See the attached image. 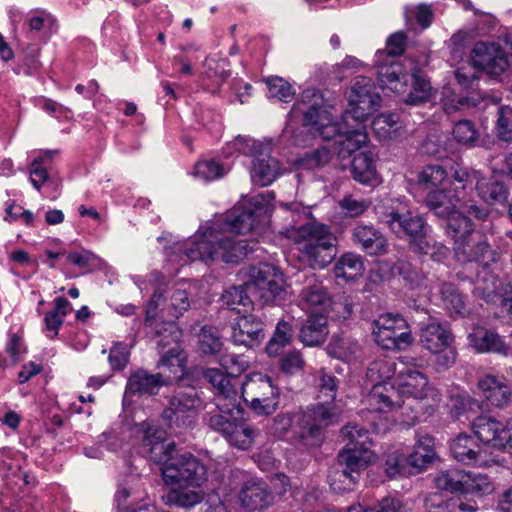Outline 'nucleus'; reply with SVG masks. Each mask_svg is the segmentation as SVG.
Instances as JSON below:
<instances>
[{"label": "nucleus", "mask_w": 512, "mask_h": 512, "mask_svg": "<svg viewBox=\"0 0 512 512\" xmlns=\"http://www.w3.org/2000/svg\"><path fill=\"white\" fill-rule=\"evenodd\" d=\"M472 345L479 352H494L502 355H508L509 347L494 331L477 329L470 334Z\"/></svg>", "instance_id": "a19ab883"}, {"label": "nucleus", "mask_w": 512, "mask_h": 512, "mask_svg": "<svg viewBox=\"0 0 512 512\" xmlns=\"http://www.w3.org/2000/svg\"><path fill=\"white\" fill-rule=\"evenodd\" d=\"M370 205L369 199L358 198L354 195H345L339 202L340 208L349 217H358L364 214Z\"/></svg>", "instance_id": "69168bd1"}, {"label": "nucleus", "mask_w": 512, "mask_h": 512, "mask_svg": "<svg viewBox=\"0 0 512 512\" xmlns=\"http://www.w3.org/2000/svg\"><path fill=\"white\" fill-rule=\"evenodd\" d=\"M264 338V322L257 315L240 314L232 324L231 339L235 345L253 349L258 347Z\"/></svg>", "instance_id": "f3484780"}, {"label": "nucleus", "mask_w": 512, "mask_h": 512, "mask_svg": "<svg viewBox=\"0 0 512 512\" xmlns=\"http://www.w3.org/2000/svg\"><path fill=\"white\" fill-rule=\"evenodd\" d=\"M512 50V42H511ZM471 65L491 76H499L512 66V55L499 44L477 42L471 51Z\"/></svg>", "instance_id": "2eb2a0df"}, {"label": "nucleus", "mask_w": 512, "mask_h": 512, "mask_svg": "<svg viewBox=\"0 0 512 512\" xmlns=\"http://www.w3.org/2000/svg\"><path fill=\"white\" fill-rule=\"evenodd\" d=\"M253 295L246 290L245 282L239 286H233L222 294L223 306L237 314L249 313L253 309Z\"/></svg>", "instance_id": "ea45409f"}, {"label": "nucleus", "mask_w": 512, "mask_h": 512, "mask_svg": "<svg viewBox=\"0 0 512 512\" xmlns=\"http://www.w3.org/2000/svg\"><path fill=\"white\" fill-rule=\"evenodd\" d=\"M175 444L169 443L150 447V458L162 465V476L166 484L174 486L166 495L170 505L188 508L192 506L191 454L174 456Z\"/></svg>", "instance_id": "7ed1b4c3"}, {"label": "nucleus", "mask_w": 512, "mask_h": 512, "mask_svg": "<svg viewBox=\"0 0 512 512\" xmlns=\"http://www.w3.org/2000/svg\"><path fill=\"white\" fill-rule=\"evenodd\" d=\"M361 124L355 123L346 133L339 135L333 142L334 152L338 159L350 158L367 142V135L361 131Z\"/></svg>", "instance_id": "2f4dec72"}, {"label": "nucleus", "mask_w": 512, "mask_h": 512, "mask_svg": "<svg viewBox=\"0 0 512 512\" xmlns=\"http://www.w3.org/2000/svg\"><path fill=\"white\" fill-rule=\"evenodd\" d=\"M331 159L330 149L326 146H321L312 151L305 152L297 159L296 163L300 169L317 170L327 166Z\"/></svg>", "instance_id": "09e8293b"}, {"label": "nucleus", "mask_w": 512, "mask_h": 512, "mask_svg": "<svg viewBox=\"0 0 512 512\" xmlns=\"http://www.w3.org/2000/svg\"><path fill=\"white\" fill-rule=\"evenodd\" d=\"M284 171L285 168L278 159L261 154L253 162L251 178L257 185L268 186Z\"/></svg>", "instance_id": "c85d7f7f"}, {"label": "nucleus", "mask_w": 512, "mask_h": 512, "mask_svg": "<svg viewBox=\"0 0 512 512\" xmlns=\"http://www.w3.org/2000/svg\"><path fill=\"white\" fill-rule=\"evenodd\" d=\"M448 174L446 170L437 164L426 165L418 173L417 181L420 185L429 187H438L447 178Z\"/></svg>", "instance_id": "4d7b16f0"}, {"label": "nucleus", "mask_w": 512, "mask_h": 512, "mask_svg": "<svg viewBox=\"0 0 512 512\" xmlns=\"http://www.w3.org/2000/svg\"><path fill=\"white\" fill-rule=\"evenodd\" d=\"M225 61H220L217 56H209L205 59L203 73L211 79L217 86H220L230 75V72L225 69Z\"/></svg>", "instance_id": "680f3d73"}, {"label": "nucleus", "mask_w": 512, "mask_h": 512, "mask_svg": "<svg viewBox=\"0 0 512 512\" xmlns=\"http://www.w3.org/2000/svg\"><path fill=\"white\" fill-rule=\"evenodd\" d=\"M300 297L310 307H327L331 298L323 282L313 273L306 275L303 280Z\"/></svg>", "instance_id": "f704fd0d"}, {"label": "nucleus", "mask_w": 512, "mask_h": 512, "mask_svg": "<svg viewBox=\"0 0 512 512\" xmlns=\"http://www.w3.org/2000/svg\"><path fill=\"white\" fill-rule=\"evenodd\" d=\"M347 444L338 454V467L329 475L330 485L334 490H351L360 477V472L367 467L371 440L369 431L356 424H348L341 429Z\"/></svg>", "instance_id": "20e7f679"}, {"label": "nucleus", "mask_w": 512, "mask_h": 512, "mask_svg": "<svg viewBox=\"0 0 512 512\" xmlns=\"http://www.w3.org/2000/svg\"><path fill=\"white\" fill-rule=\"evenodd\" d=\"M507 422L503 423L490 416H478L472 422L475 436L484 444L497 450H505Z\"/></svg>", "instance_id": "412c9836"}, {"label": "nucleus", "mask_w": 512, "mask_h": 512, "mask_svg": "<svg viewBox=\"0 0 512 512\" xmlns=\"http://www.w3.org/2000/svg\"><path fill=\"white\" fill-rule=\"evenodd\" d=\"M398 385L403 394H408L414 398H425L427 396L428 378L417 369L411 367H401L397 372Z\"/></svg>", "instance_id": "cd10ccee"}, {"label": "nucleus", "mask_w": 512, "mask_h": 512, "mask_svg": "<svg viewBox=\"0 0 512 512\" xmlns=\"http://www.w3.org/2000/svg\"><path fill=\"white\" fill-rule=\"evenodd\" d=\"M378 81L383 88L399 92L402 82H406L403 65L395 59L376 60Z\"/></svg>", "instance_id": "7c9ffc66"}, {"label": "nucleus", "mask_w": 512, "mask_h": 512, "mask_svg": "<svg viewBox=\"0 0 512 512\" xmlns=\"http://www.w3.org/2000/svg\"><path fill=\"white\" fill-rule=\"evenodd\" d=\"M238 499L242 509L254 512L270 507L274 502V495L264 481L249 480L242 485Z\"/></svg>", "instance_id": "a211bd4d"}, {"label": "nucleus", "mask_w": 512, "mask_h": 512, "mask_svg": "<svg viewBox=\"0 0 512 512\" xmlns=\"http://www.w3.org/2000/svg\"><path fill=\"white\" fill-rule=\"evenodd\" d=\"M376 214L379 221L400 239L407 237L409 241H413L421 236L427 226L423 216L413 213L406 205L394 200L389 204L378 205Z\"/></svg>", "instance_id": "1a4fd4ad"}, {"label": "nucleus", "mask_w": 512, "mask_h": 512, "mask_svg": "<svg viewBox=\"0 0 512 512\" xmlns=\"http://www.w3.org/2000/svg\"><path fill=\"white\" fill-rule=\"evenodd\" d=\"M53 152L47 151L45 155L33 159L29 167L30 181L35 189L40 190L42 185L49 179L45 160L52 157Z\"/></svg>", "instance_id": "bf43d9fd"}, {"label": "nucleus", "mask_w": 512, "mask_h": 512, "mask_svg": "<svg viewBox=\"0 0 512 512\" xmlns=\"http://www.w3.org/2000/svg\"><path fill=\"white\" fill-rule=\"evenodd\" d=\"M279 357L280 370L287 375H294L302 371L305 366V360L298 350L282 352Z\"/></svg>", "instance_id": "e2e57ef3"}, {"label": "nucleus", "mask_w": 512, "mask_h": 512, "mask_svg": "<svg viewBox=\"0 0 512 512\" xmlns=\"http://www.w3.org/2000/svg\"><path fill=\"white\" fill-rule=\"evenodd\" d=\"M267 88L271 97H276L284 102L292 99L294 94L292 86L283 78L278 76L266 80Z\"/></svg>", "instance_id": "774afa93"}, {"label": "nucleus", "mask_w": 512, "mask_h": 512, "mask_svg": "<svg viewBox=\"0 0 512 512\" xmlns=\"http://www.w3.org/2000/svg\"><path fill=\"white\" fill-rule=\"evenodd\" d=\"M225 215L194 234V260L203 262L221 259L225 263L237 264L253 252L254 240L236 239L229 233L246 234L227 228Z\"/></svg>", "instance_id": "f03ea898"}, {"label": "nucleus", "mask_w": 512, "mask_h": 512, "mask_svg": "<svg viewBox=\"0 0 512 512\" xmlns=\"http://www.w3.org/2000/svg\"><path fill=\"white\" fill-rule=\"evenodd\" d=\"M361 350L359 341L345 333L334 334L326 346L329 356L346 362L356 359Z\"/></svg>", "instance_id": "473e14b6"}, {"label": "nucleus", "mask_w": 512, "mask_h": 512, "mask_svg": "<svg viewBox=\"0 0 512 512\" xmlns=\"http://www.w3.org/2000/svg\"><path fill=\"white\" fill-rule=\"evenodd\" d=\"M274 197V192L267 191L243 201L225 214V225L235 231L250 232L258 225Z\"/></svg>", "instance_id": "4468645a"}, {"label": "nucleus", "mask_w": 512, "mask_h": 512, "mask_svg": "<svg viewBox=\"0 0 512 512\" xmlns=\"http://www.w3.org/2000/svg\"><path fill=\"white\" fill-rule=\"evenodd\" d=\"M241 392L245 403L256 415L268 416L278 409L279 389L267 375H250L241 384Z\"/></svg>", "instance_id": "f8f14e48"}, {"label": "nucleus", "mask_w": 512, "mask_h": 512, "mask_svg": "<svg viewBox=\"0 0 512 512\" xmlns=\"http://www.w3.org/2000/svg\"><path fill=\"white\" fill-rule=\"evenodd\" d=\"M310 420L320 425L324 430L329 425H334L339 422L342 415V408L335 401L322 400L309 407L303 412Z\"/></svg>", "instance_id": "4c0bfd02"}, {"label": "nucleus", "mask_w": 512, "mask_h": 512, "mask_svg": "<svg viewBox=\"0 0 512 512\" xmlns=\"http://www.w3.org/2000/svg\"><path fill=\"white\" fill-rule=\"evenodd\" d=\"M409 247L413 253L421 257L442 263L449 255V248L442 242L426 236L425 231L413 241H409Z\"/></svg>", "instance_id": "c9c22d12"}, {"label": "nucleus", "mask_w": 512, "mask_h": 512, "mask_svg": "<svg viewBox=\"0 0 512 512\" xmlns=\"http://www.w3.org/2000/svg\"><path fill=\"white\" fill-rule=\"evenodd\" d=\"M329 334L328 320L323 314H312L300 329V340L306 346H318L325 342Z\"/></svg>", "instance_id": "72a5a7b5"}, {"label": "nucleus", "mask_w": 512, "mask_h": 512, "mask_svg": "<svg viewBox=\"0 0 512 512\" xmlns=\"http://www.w3.org/2000/svg\"><path fill=\"white\" fill-rule=\"evenodd\" d=\"M365 403L370 411L387 413L402 407L404 400L393 386L376 384L366 396Z\"/></svg>", "instance_id": "393cba45"}, {"label": "nucleus", "mask_w": 512, "mask_h": 512, "mask_svg": "<svg viewBox=\"0 0 512 512\" xmlns=\"http://www.w3.org/2000/svg\"><path fill=\"white\" fill-rule=\"evenodd\" d=\"M493 490V483L487 475L465 473L464 493H473L482 496L492 493Z\"/></svg>", "instance_id": "6e6d98bb"}, {"label": "nucleus", "mask_w": 512, "mask_h": 512, "mask_svg": "<svg viewBox=\"0 0 512 512\" xmlns=\"http://www.w3.org/2000/svg\"><path fill=\"white\" fill-rule=\"evenodd\" d=\"M364 270L363 257L353 252L344 253L334 266L335 276L346 280H353L362 276Z\"/></svg>", "instance_id": "37998d69"}, {"label": "nucleus", "mask_w": 512, "mask_h": 512, "mask_svg": "<svg viewBox=\"0 0 512 512\" xmlns=\"http://www.w3.org/2000/svg\"><path fill=\"white\" fill-rule=\"evenodd\" d=\"M474 189L479 198L488 206L506 207L510 196V189L507 184L495 176L485 177L482 174L477 179Z\"/></svg>", "instance_id": "b1692460"}, {"label": "nucleus", "mask_w": 512, "mask_h": 512, "mask_svg": "<svg viewBox=\"0 0 512 512\" xmlns=\"http://www.w3.org/2000/svg\"><path fill=\"white\" fill-rule=\"evenodd\" d=\"M351 240L369 256H381L388 252L387 237L373 225H356L351 230Z\"/></svg>", "instance_id": "6ab92c4d"}, {"label": "nucleus", "mask_w": 512, "mask_h": 512, "mask_svg": "<svg viewBox=\"0 0 512 512\" xmlns=\"http://www.w3.org/2000/svg\"><path fill=\"white\" fill-rule=\"evenodd\" d=\"M485 94L481 92H469L466 95L452 94L442 99L443 112L451 116L457 112L477 107L484 99Z\"/></svg>", "instance_id": "79ce46f5"}, {"label": "nucleus", "mask_w": 512, "mask_h": 512, "mask_svg": "<svg viewBox=\"0 0 512 512\" xmlns=\"http://www.w3.org/2000/svg\"><path fill=\"white\" fill-rule=\"evenodd\" d=\"M378 346L385 350L405 351L414 342L407 321L400 314H381L371 323Z\"/></svg>", "instance_id": "9b49d317"}, {"label": "nucleus", "mask_w": 512, "mask_h": 512, "mask_svg": "<svg viewBox=\"0 0 512 512\" xmlns=\"http://www.w3.org/2000/svg\"><path fill=\"white\" fill-rule=\"evenodd\" d=\"M348 101L345 121L351 119L355 123L362 124L379 109L382 99L371 78L357 76L351 82Z\"/></svg>", "instance_id": "ddd939ff"}, {"label": "nucleus", "mask_w": 512, "mask_h": 512, "mask_svg": "<svg viewBox=\"0 0 512 512\" xmlns=\"http://www.w3.org/2000/svg\"><path fill=\"white\" fill-rule=\"evenodd\" d=\"M69 301L64 297L55 299V308L45 314L44 322L45 328L48 331H53L54 336L58 334L59 328L64 322V318L69 313Z\"/></svg>", "instance_id": "603ef678"}, {"label": "nucleus", "mask_w": 512, "mask_h": 512, "mask_svg": "<svg viewBox=\"0 0 512 512\" xmlns=\"http://www.w3.org/2000/svg\"><path fill=\"white\" fill-rule=\"evenodd\" d=\"M157 367L167 369L168 372H163L170 377L171 383L175 381L178 385L192 386V374L187 367V355L179 346L175 345L164 352Z\"/></svg>", "instance_id": "4be33fe9"}, {"label": "nucleus", "mask_w": 512, "mask_h": 512, "mask_svg": "<svg viewBox=\"0 0 512 512\" xmlns=\"http://www.w3.org/2000/svg\"><path fill=\"white\" fill-rule=\"evenodd\" d=\"M432 353L434 354L432 365L437 373L449 370L456 363L457 351L453 344Z\"/></svg>", "instance_id": "0e129e2a"}, {"label": "nucleus", "mask_w": 512, "mask_h": 512, "mask_svg": "<svg viewBox=\"0 0 512 512\" xmlns=\"http://www.w3.org/2000/svg\"><path fill=\"white\" fill-rule=\"evenodd\" d=\"M452 134L457 143L468 147L475 146L479 138V131L476 129L474 122L467 119L456 122Z\"/></svg>", "instance_id": "864d4df0"}, {"label": "nucleus", "mask_w": 512, "mask_h": 512, "mask_svg": "<svg viewBox=\"0 0 512 512\" xmlns=\"http://www.w3.org/2000/svg\"><path fill=\"white\" fill-rule=\"evenodd\" d=\"M222 366L227 370V375L216 368L204 369L202 367H194V378L201 375L208 383L215 387L218 391L216 395V408L221 412L227 413V415H232L239 405L237 402L238 391L236 384L232 380H237L244 367L239 363L238 358L234 356L229 359H223Z\"/></svg>", "instance_id": "6e6552de"}, {"label": "nucleus", "mask_w": 512, "mask_h": 512, "mask_svg": "<svg viewBox=\"0 0 512 512\" xmlns=\"http://www.w3.org/2000/svg\"><path fill=\"white\" fill-rule=\"evenodd\" d=\"M450 449L453 457L463 464H474L480 459L481 448L471 435L459 434L452 441Z\"/></svg>", "instance_id": "58836bf2"}, {"label": "nucleus", "mask_w": 512, "mask_h": 512, "mask_svg": "<svg viewBox=\"0 0 512 512\" xmlns=\"http://www.w3.org/2000/svg\"><path fill=\"white\" fill-rule=\"evenodd\" d=\"M185 389L190 390L185 384L178 385L175 394L170 400V406L164 411V417L176 426L189 427L192 424V396Z\"/></svg>", "instance_id": "a878e982"}, {"label": "nucleus", "mask_w": 512, "mask_h": 512, "mask_svg": "<svg viewBox=\"0 0 512 512\" xmlns=\"http://www.w3.org/2000/svg\"><path fill=\"white\" fill-rule=\"evenodd\" d=\"M288 236L298 245L299 258L311 268H325L337 255V237L322 223L292 226Z\"/></svg>", "instance_id": "0eeeda50"}, {"label": "nucleus", "mask_w": 512, "mask_h": 512, "mask_svg": "<svg viewBox=\"0 0 512 512\" xmlns=\"http://www.w3.org/2000/svg\"><path fill=\"white\" fill-rule=\"evenodd\" d=\"M412 90L405 98V103L409 105H420L427 102L431 97L432 86L430 81L425 79L419 71L411 75Z\"/></svg>", "instance_id": "8fccbe9b"}, {"label": "nucleus", "mask_w": 512, "mask_h": 512, "mask_svg": "<svg viewBox=\"0 0 512 512\" xmlns=\"http://www.w3.org/2000/svg\"><path fill=\"white\" fill-rule=\"evenodd\" d=\"M496 133L500 140L512 142V107L503 105L498 108Z\"/></svg>", "instance_id": "052dcab7"}, {"label": "nucleus", "mask_w": 512, "mask_h": 512, "mask_svg": "<svg viewBox=\"0 0 512 512\" xmlns=\"http://www.w3.org/2000/svg\"><path fill=\"white\" fill-rule=\"evenodd\" d=\"M454 198L457 196L451 197L448 191L436 188L427 192L423 202L438 219L448 237L462 238L476 229L471 217L477 221H486L490 211L476 200H468L460 206Z\"/></svg>", "instance_id": "f257e3e1"}, {"label": "nucleus", "mask_w": 512, "mask_h": 512, "mask_svg": "<svg viewBox=\"0 0 512 512\" xmlns=\"http://www.w3.org/2000/svg\"><path fill=\"white\" fill-rule=\"evenodd\" d=\"M454 335L445 326L439 323H430L421 329L420 343L430 352L439 351L453 344Z\"/></svg>", "instance_id": "e433bc0d"}, {"label": "nucleus", "mask_w": 512, "mask_h": 512, "mask_svg": "<svg viewBox=\"0 0 512 512\" xmlns=\"http://www.w3.org/2000/svg\"><path fill=\"white\" fill-rule=\"evenodd\" d=\"M247 276L246 290L259 298L264 304L281 300L286 294L283 274L275 266L268 263H259L242 270Z\"/></svg>", "instance_id": "9d476101"}, {"label": "nucleus", "mask_w": 512, "mask_h": 512, "mask_svg": "<svg viewBox=\"0 0 512 512\" xmlns=\"http://www.w3.org/2000/svg\"><path fill=\"white\" fill-rule=\"evenodd\" d=\"M324 98L319 90L309 88L302 92L301 100L297 102V109L303 114V125L294 133L295 143L297 145H306L308 139H299L300 136L311 137L319 136L324 140H333L335 142L339 135L346 133L353 124L351 119L345 121L343 114V123L333 122L323 110Z\"/></svg>", "instance_id": "423d86ee"}, {"label": "nucleus", "mask_w": 512, "mask_h": 512, "mask_svg": "<svg viewBox=\"0 0 512 512\" xmlns=\"http://www.w3.org/2000/svg\"><path fill=\"white\" fill-rule=\"evenodd\" d=\"M350 170L352 178L362 185L373 187L380 183V177L371 152L356 154L351 162Z\"/></svg>", "instance_id": "c756f323"}, {"label": "nucleus", "mask_w": 512, "mask_h": 512, "mask_svg": "<svg viewBox=\"0 0 512 512\" xmlns=\"http://www.w3.org/2000/svg\"><path fill=\"white\" fill-rule=\"evenodd\" d=\"M293 337V329L290 323L279 321L272 338L266 345V352L270 357H278L285 346L289 345Z\"/></svg>", "instance_id": "de8ad7c7"}, {"label": "nucleus", "mask_w": 512, "mask_h": 512, "mask_svg": "<svg viewBox=\"0 0 512 512\" xmlns=\"http://www.w3.org/2000/svg\"><path fill=\"white\" fill-rule=\"evenodd\" d=\"M407 37L404 32H396L392 34L386 42V48L379 50L376 54L378 61L383 58L394 59L397 56H401L406 50Z\"/></svg>", "instance_id": "13d9d810"}, {"label": "nucleus", "mask_w": 512, "mask_h": 512, "mask_svg": "<svg viewBox=\"0 0 512 512\" xmlns=\"http://www.w3.org/2000/svg\"><path fill=\"white\" fill-rule=\"evenodd\" d=\"M383 468L389 479H395L397 477L413 474L409 467L407 458L396 452L386 456Z\"/></svg>", "instance_id": "5fc2aeb1"}, {"label": "nucleus", "mask_w": 512, "mask_h": 512, "mask_svg": "<svg viewBox=\"0 0 512 512\" xmlns=\"http://www.w3.org/2000/svg\"><path fill=\"white\" fill-rule=\"evenodd\" d=\"M195 353L204 363L216 362L224 349V342L220 331L215 326L205 325L196 335Z\"/></svg>", "instance_id": "5701e85b"}, {"label": "nucleus", "mask_w": 512, "mask_h": 512, "mask_svg": "<svg viewBox=\"0 0 512 512\" xmlns=\"http://www.w3.org/2000/svg\"><path fill=\"white\" fill-rule=\"evenodd\" d=\"M392 276L402 277L411 287H417L426 279V274L417 271L407 259H398L390 268Z\"/></svg>", "instance_id": "3c124183"}, {"label": "nucleus", "mask_w": 512, "mask_h": 512, "mask_svg": "<svg viewBox=\"0 0 512 512\" xmlns=\"http://www.w3.org/2000/svg\"><path fill=\"white\" fill-rule=\"evenodd\" d=\"M170 383V377L166 376L164 372L150 374L143 369L137 370L128 378L124 399L133 395H156L162 386H167Z\"/></svg>", "instance_id": "aec40b11"}, {"label": "nucleus", "mask_w": 512, "mask_h": 512, "mask_svg": "<svg viewBox=\"0 0 512 512\" xmlns=\"http://www.w3.org/2000/svg\"><path fill=\"white\" fill-rule=\"evenodd\" d=\"M225 169L214 160L198 161L194 165V176L204 181H211L224 176Z\"/></svg>", "instance_id": "338daca9"}, {"label": "nucleus", "mask_w": 512, "mask_h": 512, "mask_svg": "<svg viewBox=\"0 0 512 512\" xmlns=\"http://www.w3.org/2000/svg\"><path fill=\"white\" fill-rule=\"evenodd\" d=\"M323 430L303 412L297 416L296 425L293 428V440L296 444L305 448H315L322 444Z\"/></svg>", "instance_id": "bb28decb"}, {"label": "nucleus", "mask_w": 512, "mask_h": 512, "mask_svg": "<svg viewBox=\"0 0 512 512\" xmlns=\"http://www.w3.org/2000/svg\"><path fill=\"white\" fill-rule=\"evenodd\" d=\"M474 233L475 230L462 238L450 237L454 241L457 260L463 263L478 262L484 267L495 263L499 259V254L491 248L483 235L476 238L473 237Z\"/></svg>", "instance_id": "dca6fc26"}, {"label": "nucleus", "mask_w": 512, "mask_h": 512, "mask_svg": "<svg viewBox=\"0 0 512 512\" xmlns=\"http://www.w3.org/2000/svg\"><path fill=\"white\" fill-rule=\"evenodd\" d=\"M441 299L451 316H463L467 310L458 288L450 282H444L440 288Z\"/></svg>", "instance_id": "49530a36"}, {"label": "nucleus", "mask_w": 512, "mask_h": 512, "mask_svg": "<svg viewBox=\"0 0 512 512\" xmlns=\"http://www.w3.org/2000/svg\"><path fill=\"white\" fill-rule=\"evenodd\" d=\"M433 482L437 489L449 493H464L465 473L457 469L442 470L435 474Z\"/></svg>", "instance_id": "c03bdc74"}, {"label": "nucleus", "mask_w": 512, "mask_h": 512, "mask_svg": "<svg viewBox=\"0 0 512 512\" xmlns=\"http://www.w3.org/2000/svg\"><path fill=\"white\" fill-rule=\"evenodd\" d=\"M257 434L258 431L250 425L234 421L225 438L232 446L240 450H247L254 443Z\"/></svg>", "instance_id": "a18cd8bd"}, {"label": "nucleus", "mask_w": 512, "mask_h": 512, "mask_svg": "<svg viewBox=\"0 0 512 512\" xmlns=\"http://www.w3.org/2000/svg\"><path fill=\"white\" fill-rule=\"evenodd\" d=\"M347 444L338 454V467L329 475L330 485L334 490H351L360 477V472L367 467L371 440L369 431L356 424H348L341 429Z\"/></svg>", "instance_id": "39448f33"}]
</instances>
